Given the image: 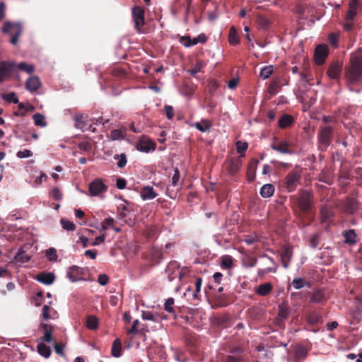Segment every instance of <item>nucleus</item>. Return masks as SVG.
<instances>
[{"label":"nucleus","mask_w":362,"mask_h":362,"mask_svg":"<svg viewBox=\"0 0 362 362\" xmlns=\"http://www.w3.org/2000/svg\"><path fill=\"white\" fill-rule=\"evenodd\" d=\"M292 257V251L290 247H284L281 252V257L283 265L285 268H288L289 262Z\"/></svg>","instance_id":"nucleus-15"},{"label":"nucleus","mask_w":362,"mask_h":362,"mask_svg":"<svg viewBox=\"0 0 362 362\" xmlns=\"http://www.w3.org/2000/svg\"><path fill=\"white\" fill-rule=\"evenodd\" d=\"M37 352L42 356L47 358L49 357L51 354V350L49 346H47L44 342L40 341L37 346Z\"/></svg>","instance_id":"nucleus-20"},{"label":"nucleus","mask_w":362,"mask_h":362,"mask_svg":"<svg viewBox=\"0 0 362 362\" xmlns=\"http://www.w3.org/2000/svg\"><path fill=\"white\" fill-rule=\"evenodd\" d=\"M158 193L156 192L152 187L146 186L141 191V197L143 200H150L156 198Z\"/></svg>","instance_id":"nucleus-11"},{"label":"nucleus","mask_w":362,"mask_h":362,"mask_svg":"<svg viewBox=\"0 0 362 362\" xmlns=\"http://www.w3.org/2000/svg\"><path fill=\"white\" fill-rule=\"evenodd\" d=\"M81 274V269L76 266L69 267L66 272L67 277L72 282L77 281Z\"/></svg>","instance_id":"nucleus-12"},{"label":"nucleus","mask_w":362,"mask_h":362,"mask_svg":"<svg viewBox=\"0 0 362 362\" xmlns=\"http://www.w3.org/2000/svg\"><path fill=\"white\" fill-rule=\"evenodd\" d=\"M177 277H178L180 279H181V273L179 271V269H177V271L173 272V273H172L171 274H169V276H168L170 281H172Z\"/></svg>","instance_id":"nucleus-59"},{"label":"nucleus","mask_w":362,"mask_h":362,"mask_svg":"<svg viewBox=\"0 0 362 362\" xmlns=\"http://www.w3.org/2000/svg\"><path fill=\"white\" fill-rule=\"evenodd\" d=\"M165 111L166 113V116L169 119H171L174 116V110L173 107L170 105H166L165 107Z\"/></svg>","instance_id":"nucleus-54"},{"label":"nucleus","mask_w":362,"mask_h":362,"mask_svg":"<svg viewBox=\"0 0 362 362\" xmlns=\"http://www.w3.org/2000/svg\"><path fill=\"white\" fill-rule=\"evenodd\" d=\"M293 122V118L289 115H284L279 120V125L281 128L288 127Z\"/></svg>","instance_id":"nucleus-26"},{"label":"nucleus","mask_w":362,"mask_h":362,"mask_svg":"<svg viewBox=\"0 0 362 362\" xmlns=\"http://www.w3.org/2000/svg\"><path fill=\"white\" fill-rule=\"evenodd\" d=\"M274 192V187L271 184H266L263 185L260 189V194L262 197L267 198L270 197Z\"/></svg>","instance_id":"nucleus-22"},{"label":"nucleus","mask_w":362,"mask_h":362,"mask_svg":"<svg viewBox=\"0 0 362 362\" xmlns=\"http://www.w3.org/2000/svg\"><path fill=\"white\" fill-rule=\"evenodd\" d=\"M181 42H183V44H184V45H185V47H189V46H192V44H191V43H192V42H191V39H190V37H187V36H185V37H182V38H181Z\"/></svg>","instance_id":"nucleus-64"},{"label":"nucleus","mask_w":362,"mask_h":362,"mask_svg":"<svg viewBox=\"0 0 362 362\" xmlns=\"http://www.w3.org/2000/svg\"><path fill=\"white\" fill-rule=\"evenodd\" d=\"M203 67H204L203 63L199 62L197 63V64L194 66V68L191 69V70H189V72L192 75H195L197 73L199 72Z\"/></svg>","instance_id":"nucleus-52"},{"label":"nucleus","mask_w":362,"mask_h":362,"mask_svg":"<svg viewBox=\"0 0 362 362\" xmlns=\"http://www.w3.org/2000/svg\"><path fill=\"white\" fill-rule=\"evenodd\" d=\"M248 144L247 142L238 141L236 142V148L238 153L241 154V156H244V152L247 150Z\"/></svg>","instance_id":"nucleus-38"},{"label":"nucleus","mask_w":362,"mask_h":362,"mask_svg":"<svg viewBox=\"0 0 362 362\" xmlns=\"http://www.w3.org/2000/svg\"><path fill=\"white\" fill-rule=\"evenodd\" d=\"M2 98L8 102H13L14 103H18V99L14 93L4 94V95H3Z\"/></svg>","instance_id":"nucleus-45"},{"label":"nucleus","mask_w":362,"mask_h":362,"mask_svg":"<svg viewBox=\"0 0 362 362\" xmlns=\"http://www.w3.org/2000/svg\"><path fill=\"white\" fill-rule=\"evenodd\" d=\"M105 240V235L102 234L101 235L97 237L94 242L93 243V245L96 246L100 245L101 243H103Z\"/></svg>","instance_id":"nucleus-57"},{"label":"nucleus","mask_w":362,"mask_h":362,"mask_svg":"<svg viewBox=\"0 0 362 362\" xmlns=\"http://www.w3.org/2000/svg\"><path fill=\"white\" fill-rule=\"evenodd\" d=\"M144 10L140 7H134L132 11V16L137 30L144 23Z\"/></svg>","instance_id":"nucleus-6"},{"label":"nucleus","mask_w":362,"mask_h":362,"mask_svg":"<svg viewBox=\"0 0 362 362\" xmlns=\"http://www.w3.org/2000/svg\"><path fill=\"white\" fill-rule=\"evenodd\" d=\"M228 40L231 45H236L239 42L238 33L234 27H232L230 30Z\"/></svg>","instance_id":"nucleus-31"},{"label":"nucleus","mask_w":362,"mask_h":362,"mask_svg":"<svg viewBox=\"0 0 362 362\" xmlns=\"http://www.w3.org/2000/svg\"><path fill=\"white\" fill-rule=\"evenodd\" d=\"M105 190V185L100 180H95L89 185V192L92 196H98Z\"/></svg>","instance_id":"nucleus-5"},{"label":"nucleus","mask_w":362,"mask_h":362,"mask_svg":"<svg viewBox=\"0 0 362 362\" xmlns=\"http://www.w3.org/2000/svg\"><path fill=\"white\" fill-rule=\"evenodd\" d=\"M46 257L49 261H56L57 259V251L54 248L51 247L46 251Z\"/></svg>","instance_id":"nucleus-41"},{"label":"nucleus","mask_w":362,"mask_h":362,"mask_svg":"<svg viewBox=\"0 0 362 362\" xmlns=\"http://www.w3.org/2000/svg\"><path fill=\"white\" fill-rule=\"evenodd\" d=\"M344 242L349 245H354L356 243V235L354 230H349L344 233Z\"/></svg>","instance_id":"nucleus-23"},{"label":"nucleus","mask_w":362,"mask_h":362,"mask_svg":"<svg viewBox=\"0 0 362 362\" xmlns=\"http://www.w3.org/2000/svg\"><path fill=\"white\" fill-rule=\"evenodd\" d=\"M82 116L81 115H76L75 116V121H76V127L82 129L83 127V125L81 123Z\"/></svg>","instance_id":"nucleus-63"},{"label":"nucleus","mask_w":362,"mask_h":362,"mask_svg":"<svg viewBox=\"0 0 362 362\" xmlns=\"http://www.w3.org/2000/svg\"><path fill=\"white\" fill-rule=\"evenodd\" d=\"M47 175L45 173H41L40 175L35 178L34 184L36 187H37L42 183L43 180H47Z\"/></svg>","instance_id":"nucleus-51"},{"label":"nucleus","mask_w":362,"mask_h":362,"mask_svg":"<svg viewBox=\"0 0 362 362\" xmlns=\"http://www.w3.org/2000/svg\"><path fill=\"white\" fill-rule=\"evenodd\" d=\"M172 184L173 186H178L181 185L180 181V172L177 168L174 169V174L172 177Z\"/></svg>","instance_id":"nucleus-44"},{"label":"nucleus","mask_w":362,"mask_h":362,"mask_svg":"<svg viewBox=\"0 0 362 362\" xmlns=\"http://www.w3.org/2000/svg\"><path fill=\"white\" fill-rule=\"evenodd\" d=\"M272 284L269 283H265L258 286V288L256 289V293L259 296H264L269 294L272 291Z\"/></svg>","instance_id":"nucleus-21"},{"label":"nucleus","mask_w":362,"mask_h":362,"mask_svg":"<svg viewBox=\"0 0 362 362\" xmlns=\"http://www.w3.org/2000/svg\"><path fill=\"white\" fill-rule=\"evenodd\" d=\"M126 186V180L123 178H118L117 180V188L122 189Z\"/></svg>","instance_id":"nucleus-60"},{"label":"nucleus","mask_w":362,"mask_h":362,"mask_svg":"<svg viewBox=\"0 0 362 362\" xmlns=\"http://www.w3.org/2000/svg\"><path fill=\"white\" fill-rule=\"evenodd\" d=\"M37 279L44 284L50 285L54 281V275L52 273H42L37 276Z\"/></svg>","instance_id":"nucleus-16"},{"label":"nucleus","mask_w":362,"mask_h":362,"mask_svg":"<svg viewBox=\"0 0 362 362\" xmlns=\"http://www.w3.org/2000/svg\"><path fill=\"white\" fill-rule=\"evenodd\" d=\"M63 349H64V346L62 344H54V350H55V352L59 355H63Z\"/></svg>","instance_id":"nucleus-62"},{"label":"nucleus","mask_w":362,"mask_h":362,"mask_svg":"<svg viewBox=\"0 0 362 362\" xmlns=\"http://www.w3.org/2000/svg\"><path fill=\"white\" fill-rule=\"evenodd\" d=\"M86 325L89 329H96L98 327V319L94 315H89L86 318Z\"/></svg>","instance_id":"nucleus-24"},{"label":"nucleus","mask_w":362,"mask_h":362,"mask_svg":"<svg viewBox=\"0 0 362 362\" xmlns=\"http://www.w3.org/2000/svg\"><path fill=\"white\" fill-rule=\"evenodd\" d=\"M85 255L86 256H89L92 259H95L97 255V250H88L85 252Z\"/></svg>","instance_id":"nucleus-61"},{"label":"nucleus","mask_w":362,"mask_h":362,"mask_svg":"<svg viewBox=\"0 0 362 362\" xmlns=\"http://www.w3.org/2000/svg\"><path fill=\"white\" fill-rule=\"evenodd\" d=\"M271 148L273 150L284 154H292L293 153L291 149V144L286 140H276L271 144Z\"/></svg>","instance_id":"nucleus-3"},{"label":"nucleus","mask_w":362,"mask_h":362,"mask_svg":"<svg viewBox=\"0 0 362 362\" xmlns=\"http://www.w3.org/2000/svg\"><path fill=\"white\" fill-rule=\"evenodd\" d=\"M332 129L329 127H325L321 129L320 139L323 142H327L331 135Z\"/></svg>","instance_id":"nucleus-27"},{"label":"nucleus","mask_w":362,"mask_h":362,"mask_svg":"<svg viewBox=\"0 0 362 362\" xmlns=\"http://www.w3.org/2000/svg\"><path fill=\"white\" fill-rule=\"evenodd\" d=\"M42 327L44 331L43 341L49 343L52 341L53 328L48 324H42Z\"/></svg>","instance_id":"nucleus-17"},{"label":"nucleus","mask_w":362,"mask_h":362,"mask_svg":"<svg viewBox=\"0 0 362 362\" xmlns=\"http://www.w3.org/2000/svg\"><path fill=\"white\" fill-rule=\"evenodd\" d=\"M52 196L56 200H60L62 198V194L57 188H54L52 190Z\"/></svg>","instance_id":"nucleus-55"},{"label":"nucleus","mask_w":362,"mask_h":362,"mask_svg":"<svg viewBox=\"0 0 362 362\" xmlns=\"http://www.w3.org/2000/svg\"><path fill=\"white\" fill-rule=\"evenodd\" d=\"M125 134L124 132L121 129H115L111 132L110 133V138L112 140H119L122 139L124 137Z\"/></svg>","instance_id":"nucleus-37"},{"label":"nucleus","mask_w":362,"mask_h":362,"mask_svg":"<svg viewBox=\"0 0 362 362\" xmlns=\"http://www.w3.org/2000/svg\"><path fill=\"white\" fill-rule=\"evenodd\" d=\"M114 222H115V221L112 218H105L103 221V222L102 223L100 231L103 232L105 230H107V228H109L110 227H112L114 224Z\"/></svg>","instance_id":"nucleus-40"},{"label":"nucleus","mask_w":362,"mask_h":362,"mask_svg":"<svg viewBox=\"0 0 362 362\" xmlns=\"http://www.w3.org/2000/svg\"><path fill=\"white\" fill-rule=\"evenodd\" d=\"M258 163V160L256 159H253L251 163L249 165V173H251V177H250V180H252L255 176V168H256L257 164Z\"/></svg>","instance_id":"nucleus-47"},{"label":"nucleus","mask_w":362,"mask_h":362,"mask_svg":"<svg viewBox=\"0 0 362 362\" xmlns=\"http://www.w3.org/2000/svg\"><path fill=\"white\" fill-rule=\"evenodd\" d=\"M16 155L19 158H25L32 156L33 152L28 149H24L23 151H19Z\"/></svg>","instance_id":"nucleus-46"},{"label":"nucleus","mask_w":362,"mask_h":362,"mask_svg":"<svg viewBox=\"0 0 362 362\" xmlns=\"http://www.w3.org/2000/svg\"><path fill=\"white\" fill-rule=\"evenodd\" d=\"M18 108L20 110H24V112H21L20 114L16 112L15 114L16 115H25L26 112H31V111L34 110V107L32 105H30L29 103L25 104V103H21L18 104Z\"/></svg>","instance_id":"nucleus-35"},{"label":"nucleus","mask_w":362,"mask_h":362,"mask_svg":"<svg viewBox=\"0 0 362 362\" xmlns=\"http://www.w3.org/2000/svg\"><path fill=\"white\" fill-rule=\"evenodd\" d=\"M111 354L113 357L118 358L122 355V343L119 339H116L112 344Z\"/></svg>","instance_id":"nucleus-18"},{"label":"nucleus","mask_w":362,"mask_h":362,"mask_svg":"<svg viewBox=\"0 0 362 362\" xmlns=\"http://www.w3.org/2000/svg\"><path fill=\"white\" fill-rule=\"evenodd\" d=\"M222 265L226 268H230L233 265V260L230 257L225 256L222 258Z\"/></svg>","instance_id":"nucleus-48"},{"label":"nucleus","mask_w":362,"mask_h":362,"mask_svg":"<svg viewBox=\"0 0 362 362\" xmlns=\"http://www.w3.org/2000/svg\"><path fill=\"white\" fill-rule=\"evenodd\" d=\"M18 67L19 69L26 71L28 74H31L34 71V67L33 65L28 64L25 62H21L18 64Z\"/></svg>","instance_id":"nucleus-42"},{"label":"nucleus","mask_w":362,"mask_h":362,"mask_svg":"<svg viewBox=\"0 0 362 362\" xmlns=\"http://www.w3.org/2000/svg\"><path fill=\"white\" fill-rule=\"evenodd\" d=\"M4 33H8L11 36V43L16 45L18 42V37L22 33V28L20 23H13L9 21L6 22L2 28Z\"/></svg>","instance_id":"nucleus-1"},{"label":"nucleus","mask_w":362,"mask_h":362,"mask_svg":"<svg viewBox=\"0 0 362 362\" xmlns=\"http://www.w3.org/2000/svg\"><path fill=\"white\" fill-rule=\"evenodd\" d=\"M174 304V299L173 298H169L165 303V310L169 313L173 312V305Z\"/></svg>","instance_id":"nucleus-49"},{"label":"nucleus","mask_w":362,"mask_h":362,"mask_svg":"<svg viewBox=\"0 0 362 362\" xmlns=\"http://www.w3.org/2000/svg\"><path fill=\"white\" fill-rule=\"evenodd\" d=\"M139 325V321L136 320L133 322V325L131 329L127 331L128 334H136L138 332V325Z\"/></svg>","instance_id":"nucleus-53"},{"label":"nucleus","mask_w":362,"mask_h":362,"mask_svg":"<svg viewBox=\"0 0 362 362\" xmlns=\"http://www.w3.org/2000/svg\"><path fill=\"white\" fill-rule=\"evenodd\" d=\"M199 131L202 132H209L211 127V122L207 119H202L199 122H196L193 124Z\"/></svg>","instance_id":"nucleus-19"},{"label":"nucleus","mask_w":362,"mask_h":362,"mask_svg":"<svg viewBox=\"0 0 362 362\" xmlns=\"http://www.w3.org/2000/svg\"><path fill=\"white\" fill-rule=\"evenodd\" d=\"M329 49L326 45H320L316 47L314 53V59L317 64H322L328 55Z\"/></svg>","instance_id":"nucleus-2"},{"label":"nucleus","mask_w":362,"mask_h":362,"mask_svg":"<svg viewBox=\"0 0 362 362\" xmlns=\"http://www.w3.org/2000/svg\"><path fill=\"white\" fill-rule=\"evenodd\" d=\"M274 69L272 66H266L263 68H262L260 71V76L264 79L268 78L271 74L273 73Z\"/></svg>","instance_id":"nucleus-32"},{"label":"nucleus","mask_w":362,"mask_h":362,"mask_svg":"<svg viewBox=\"0 0 362 362\" xmlns=\"http://www.w3.org/2000/svg\"><path fill=\"white\" fill-rule=\"evenodd\" d=\"M300 175L296 173H291L288 175L286 182V188L289 191L294 189L297 184L299 182Z\"/></svg>","instance_id":"nucleus-9"},{"label":"nucleus","mask_w":362,"mask_h":362,"mask_svg":"<svg viewBox=\"0 0 362 362\" xmlns=\"http://www.w3.org/2000/svg\"><path fill=\"white\" fill-rule=\"evenodd\" d=\"M329 41L332 45L336 46L338 42V36L334 33L330 34L329 36Z\"/></svg>","instance_id":"nucleus-56"},{"label":"nucleus","mask_w":362,"mask_h":362,"mask_svg":"<svg viewBox=\"0 0 362 362\" xmlns=\"http://www.w3.org/2000/svg\"><path fill=\"white\" fill-rule=\"evenodd\" d=\"M156 144L151 140L143 139H141L136 145V148L142 152L148 153L155 149Z\"/></svg>","instance_id":"nucleus-8"},{"label":"nucleus","mask_w":362,"mask_h":362,"mask_svg":"<svg viewBox=\"0 0 362 362\" xmlns=\"http://www.w3.org/2000/svg\"><path fill=\"white\" fill-rule=\"evenodd\" d=\"M362 77V64L360 62L352 64L349 71V79L352 82H356Z\"/></svg>","instance_id":"nucleus-4"},{"label":"nucleus","mask_w":362,"mask_h":362,"mask_svg":"<svg viewBox=\"0 0 362 362\" xmlns=\"http://www.w3.org/2000/svg\"><path fill=\"white\" fill-rule=\"evenodd\" d=\"M13 66V64L8 62H0V82L11 73Z\"/></svg>","instance_id":"nucleus-10"},{"label":"nucleus","mask_w":362,"mask_h":362,"mask_svg":"<svg viewBox=\"0 0 362 362\" xmlns=\"http://www.w3.org/2000/svg\"><path fill=\"white\" fill-rule=\"evenodd\" d=\"M358 0H351L349 4V9L345 16V20L353 21L357 14Z\"/></svg>","instance_id":"nucleus-13"},{"label":"nucleus","mask_w":362,"mask_h":362,"mask_svg":"<svg viewBox=\"0 0 362 362\" xmlns=\"http://www.w3.org/2000/svg\"><path fill=\"white\" fill-rule=\"evenodd\" d=\"M61 225L62 226V228L66 230H68V231H73L75 230V225L74 224V223L66 220V219H64V218H62L61 221Z\"/></svg>","instance_id":"nucleus-36"},{"label":"nucleus","mask_w":362,"mask_h":362,"mask_svg":"<svg viewBox=\"0 0 362 362\" xmlns=\"http://www.w3.org/2000/svg\"><path fill=\"white\" fill-rule=\"evenodd\" d=\"M321 320V315L317 313H310L308 316V321L310 324H317Z\"/></svg>","instance_id":"nucleus-39"},{"label":"nucleus","mask_w":362,"mask_h":362,"mask_svg":"<svg viewBox=\"0 0 362 362\" xmlns=\"http://www.w3.org/2000/svg\"><path fill=\"white\" fill-rule=\"evenodd\" d=\"M141 317L144 320H151L153 322H157L159 319L158 315L153 314L149 311H143Z\"/></svg>","instance_id":"nucleus-28"},{"label":"nucleus","mask_w":362,"mask_h":362,"mask_svg":"<svg viewBox=\"0 0 362 362\" xmlns=\"http://www.w3.org/2000/svg\"><path fill=\"white\" fill-rule=\"evenodd\" d=\"M325 299L324 293L322 291L317 290L315 291L310 298L311 302L321 303Z\"/></svg>","instance_id":"nucleus-29"},{"label":"nucleus","mask_w":362,"mask_h":362,"mask_svg":"<svg viewBox=\"0 0 362 362\" xmlns=\"http://www.w3.org/2000/svg\"><path fill=\"white\" fill-rule=\"evenodd\" d=\"M33 119H34V122L35 124V125L37 126H40V127H45L46 126V122L45 121V117L40 114V113H36L33 115Z\"/></svg>","instance_id":"nucleus-33"},{"label":"nucleus","mask_w":362,"mask_h":362,"mask_svg":"<svg viewBox=\"0 0 362 362\" xmlns=\"http://www.w3.org/2000/svg\"><path fill=\"white\" fill-rule=\"evenodd\" d=\"M109 281V277L104 274H100L98 278V282L101 286H105Z\"/></svg>","instance_id":"nucleus-50"},{"label":"nucleus","mask_w":362,"mask_h":362,"mask_svg":"<svg viewBox=\"0 0 362 362\" xmlns=\"http://www.w3.org/2000/svg\"><path fill=\"white\" fill-rule=\"evenodd\" d=\"M49 306L47 305H45L42 308V316L43 318L47 320L49 318Z\"/></svg>","instance_id":"nucleus-58"},{"label":"nucleus","mask_w":362,"mask_h":362,"mask_svg":"<svg viewBox=\"0 0 362 362\" xmlns=\"http://www.w3.org/2000/svg\"><path fill=\"white\" fill-rule=\"evenodd\" d=\"M299 204L301 209L307 210L310 206L309 194H305L301 196L299 200Z\"/></svg>","instance_id":"nucleus-30"},{"label":"nucleus","mask_w":362,"mask_h":362,"mask_svg":"<svg viewBox=\"0 0 362 362\" xmlns=\"http://www.w3.org/2000/svg\"><path fill=\"white\" fill-rule=\"evenodd\" d=\"M292 284L296 289H300L305 286H310V284L306 283L305 280L303 278L293 279Z\"/></svg>","instance_id":"nucleus-25"},{"label":"nucleus","mask_w":362,"mask_h":362,"mask_svg":"<svg viewBox=\"0 0 362 362\" xmlns=\"http://www.w3.org/2000/svg\"><path fill=\"white\" fill-rule=\"evenodd\" d=\"M26 88L30 92L36 91L40 86V82L37 76H31L26 81Z\"/></svg>","instance_id":"nucleus-14"},{"label":"nucleus","mask_w":362,"mask_h":362,"mask_svg":"<svg viewBox=\"0 0 362 362\" xmlns=\"http://www.w3.org/2000/svg\"><path fill=\"white\" fill-rule=\"evenodd\" d=\"M114 159L118 160L117 165L119 168H124L127 164V158L124 153H121L120 155H115Z\"/></svg>","instance_id":"nucleus-34"},{"label":"nucleus","mask_w":362,"mask_h":362,"mask_svg":"<svg viewBox=\"0 0 362 362\" xmlns=\"http://www.w3.org/2000/svg\"><path fill=\"white\" fill-rule=\"evenodd\" d=\"M341 69L342 64L338 61L334 62L329 66L327 70V75L330 78L336 79L339 76Z\"/></svg>","instance_id":"nucleus-7"},{"label":"nucleus","mask_w":362,"mask_h":362,"mask_svg":"<svg viewBox=\"0 0 362 362\" xmlns=\"http://www.w3.org/2000/svg\"><path fill=\"white\" fill-rule=\"evenodd\" d=\"M201 286H202V279L197 278L196 279V282H195V291H194L193 295H192L194 299L199 298L198 293L200 292Z\"/></svg>","instance_id":"nucleus-43"}]
</instances>
